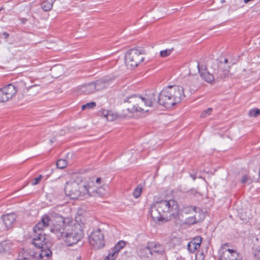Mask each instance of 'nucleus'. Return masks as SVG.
Here are the masks:
<instances>
[{
	"instance_id": "nucleus-3",
	"label": "nucleus",
	"mask_w": 260,
	"mask_h": 260,
	"mask_svg": "<svg viewBox=\"0 0 260 260\" xmlns=\"http://www.w3.org/2000/svg\"><path fill=\"white\" fill-rule=\"evenodd\" d=\"M185 97L184 88L178 85H169L164 88L158 94V104L167 108L180 103Z\"/></svg>"
},
{
	"instance_id": "nucleus-28",
	"label": "nucleus",
	"mask_w": 260,
	"mask_h": 260,
	"mask_svg": "<svg viewBox=\"0 0 260 260\" xmlns=\"http://www.w3.org/2000/svg\"><path fill=\"white\" fill-rule=\"evenodd\" d=\"M223 252L227 253V254H229V255H231L232 256H235L236 257H237L238 258L237 260H240V255L238 253H237V251H235V250L228 249H226L225 251H224ZM234 260H236V258L234 259Z\"/></svg>"
},
{
	"instance_id": "nucleus-34",
	"label": "nucleus",
	"mask_w": 260,
	"mask_h": 260,
	"mask_svg": "<svg viewBox=\"0 0 260 260\" xmlns=\"http://www.w3.org/2000/svg\"><path fill=\"white\" fill-rule=\"evenodd\" d=\"M173 50V49L172 48L171 49H166V50H161L160 52V55L161 57H167L171 54Z\"/></svg>"
},
{
	"instance_id": "nucleus-37",
	"label": "nucleus",
	"mask_w": 260,
	"mask_h": 260,
	"mask_svg": "<svg viewBox=\"0 0 260 260\" xmlns=\"http://www.w3.org/2000/svg\"><path fill=\"white\" fill-rule=\"evenodd\" d=\"M212 111V109L211 108H208V109L204 110L201 115V117L202 118H205L206 117L207 115H210Z\"/></svg>"
},
{
	"instance_id": "nucleus-51",
	"label": "nucleus",
	"mask_w": 260,
	"mask_h": 260,
	"mask_svg": "<svg viewBox=\"0 0 260 260\" xmlns=\"http://www.w3.org/2000/svg\"><path fill=\"white\" fill-rule=\"evenodd\" d=\"M215 3H215V1H213V2L212 3V5H214V4H215Z\"/></svg>"
},
{
	"instance_id": "nucleus-12",
	"label": "nucleus",
	"mask_w": 260,
	"mask_h": 260,
	"mask_svg": "<svg viewBox=\"0 0 260 260\" xmlns=\"http://www.w3.org/2000/svg\"><path fill=\"white\" fill-rule=\"evenodd\" d=\"M14 96V89L9 84L0 88V103L7 102Z\"/></svg>"
},
{
	"instance_id": "nucleus-55",
	"label": "nucleus",
	"mask_w": 260,
	"mask_h": 260,
	"mask_svg": "<svg viewBox=\"0 0 260 260\" xmlns=\"http://www.w3.org/2000/svg\"><path fill=\"white\" fill-rule=\"evenodd\" d=\"M3 7H2V8L0 9V11H1V10H3Z\"/></svg>"
},
{
	"instance_id": "nucleus-35",
	"label": "nucleus",
	"mask_w": 260,
	"mask_h": 260,
	"mask_svg": "<svg viewBox=\"0 0 260 260\" xmlns=\"http://www.w3.org/2000/svg\"><path fill=\"white\" fill-rule=\"evenodd\" d=\"M62 67L60 66H54L51 69V71L52 72V73L54 74L55 72H56V71H58V70H60V72L59 74H57V75H54V76H55L56 77H57L58 76H60L61 75V74L62 73Z\"/></svg>"
},
{
	"instance_id": "nucleus-44",
	"label": "nucleus",
	"mask_w": 260,
	"mask_h": 260,
	"mask_svg": "<svg viewBox=\"0 0 260 260\" xmlns=\"http://www.w3.org/2000/svg\"><path fill=\"white\" fill-rule=\"evenodd\" d=\"M190 176L193 180H195L196 179V175L195 174H190Z\"/></svg>"
},
{
	"instance_id": "nucleus-15",
	"label": "nucleus",
	"mask_w": 260,
	"mask_h": 260,
	"mask_svg": "<svg viewBox=\"0 0 260 260\" xmlns=\"http://www.w3.org/2000/svg\"><path fill=\"white\" fill-rule=\"evenodd\" d=\"M138 255L143 260H150L154 257L149 244L147 246L139 248L138 250Z\"/></svg>"
},
{
	"instance_id": "nucleus-17",
	"label": "nucleus",
	"mask_w": 260,
	"mask_h": 260,
	"mask_svg": "<svg viewBox=\"0 0 260 260\" xmlns=\"http://www.w3.org/2000/svg\"><path fill=\"white\" fill-rule=\"evenodd\" d=\"M13 88L14 90V95L17 92H21L22 94L25 92V89L26 88V83L22 80L16 81L13 83L9 84Z\"/></svg>"
},
{
	"instance_id": "nucleus-30",
	"label": "nucleus",
	"mask_w": 260,
	"mask_h": 260,
	"mask_svg": "<svg viewBox=\"0 0 260 260\" xmlns=\"http://www.w3.org/2000/svg\"><path fill=\"white\" fill-rule=\"evenodd\" d=\"M96 105V104L95 102H89V103H87L84 105H83L82 106H81V109L82 110H84L85 109H93L95 107Z\"/></svg>"
},
{
	"instance_id": "nucleus-33",
	"label": "nucleus",
	"mask_w": 260,
	"mask_h": 260,
	"mask_svg": "<svg viewBox=\"0 0 260 260\" xmlns=\"http://www.w3.org/2000/svg\"><path fill=\"white\" fill-rule=\"evenodd\" d=\"M142 187L141 185H138L137 187L135 189L134 192H133V196L134 197L137 199L138 198L142 192Z\"/></svg>"
},
{
	"instance_id": "nucleus-24",
	"label": "nucleus",
	"mask_w": 260,
	"mask_h": 260,
	"mask_svg": "<svg viewBox=\"0 0 260 260\" xmlns=\"http://www.w3.org/2000/svg\"><path fill=\"white\" fill-rule=\"evenodd\" d=\"M199 241V242H190L188 243L187 249L190 252L193 253L199 248L202 242L201 238Z\"/></svg>"
},
{
	"instance_id": "nucleus-49",
	"label": "nucleus",
	"mask_w": 260,
	"mask_h": 260,
	"mask_svg": "<svg viewBox=\"0 0 260 260\" xmlns=\"http://www.w3.org/2000/svg\"><path fill=\"white\" fill-rule=\"evenodd\" d=\"M229 246V244L225 243V244H223L222 246V248H224V246Z\"/></svg>"
},
{
	"instance_id": "nucleus-11",
	"label": "nucleus",
	"mask_w": 260,
	"mask_h": 260,
	"mask_svg": "<svg viewBox=\"0 0 260 260\" xmlns=\"http://www.w3.org/2000/svg\"><path fill=\"white\" fill-rule=\"evenodd\" d=\"M197 67L200 77L203 80L208 83H212L214 81L216 75L213 73V70L210 72L206 66H200L199 63Z\"/></svg>"
},
{
	"instance_id": "nucleus-41",
	"label": "nucleus",
	"mask_w": 260,
	"mask_h": 260,
	"mask_svg": "<svg viewBox=\"0 0 260 260\" xmlns=\"http://www.w3.org/2000/svg\"><path fill=\"white\" fill-rule=\"evenodd\" d=\"M216 2H217V3H218L219 5L217 6H214L213 8H212L211 9V10H216L219 9L220 7H222L223 3H224L225 1H216Z\"/></svg>"
},
{
	"instance_id": "nucleus-42",
	"label": "nucleus",
	"mask_w": 260,
	"mask_h": 260,
	"mask_svg": "<svg viewBox=\"0 0 260 260\" xmlns=\"http://www.w3.org/2000/svg\"><path fill=\"white\" fill-rule=\"evenodd\" d=\"M241 182L242 183H250V179L246 175H245L243 176L242 179H241Z\"/></svg>"
},
{
	"instance_id": "nucleus-27",
	"label": "nucleus",
	"mask_w": 260,
	"mask_h": 260,
	"mask_svg": "<svg viewBox=\"0 0 260 260\" xmlns=\"http://www.w3.org/2000/svg\"><path fill=\"white\" fill-rule=\"evenodd\" d=\"M67 165L68 163L67 160L64 159H59L57 161L56 163V167L60 169L65 168Z\"/></svg>"
},
{
	"instance_id": "nucleus-20",
	"label": "nucleus",
	"mask_w": 260,
	"mask_h": 260,
	"mask_svg": "<svg viewBox=\"0 0 260 260\" xmlns=\"http://www.w3.org/2000/svg\"><path fill=\"white\" fill-rule=\"evenodd\" d=\"M151 248V250L153 257L156 256L158 254H161L164 250L162 246L160 244H157L154 243H148Z\"/></svg>"
},
{
	"instance_id": "nucleus-43",
	"label": "nucleus",
	"mask_w": 260,
	"mask_h": 260,
	"mask_svg": "<svg viewBox=\"0 0 260 260\" xmlns=\"http://www.w3.org/2000/svg\"><path fill=\"white\" fill-rule=\"evenodd\" d=\"M3 35L4 36L5 39H7L9 37V34L7 33V32H4L3 33Z\"/></svg>"
},
{
	"instance_id": "nucleus-2",
	"label": "nucleus",
	"mask_w": 260,
	"mask_h": 260,
	"mask_svg": "<svg viewBox=\"0 0 260 260\" xmlns=\"http://www.w3.org/2000/svg\"><path fill=\"white\" fill-rule=\"evenodd\" d=\"M102 189V187H100L91 192L86 183L78 178L76 180H71L66 182L64 192L66 196L72 199H82L83 198L93 196L94 193L102 196L104 194L101 190Z\"/></svg>"
},
{
	"instance_id": "nucleus-13",
	"label": "nucleus",
	"mask_w": 260,
	"mask_h": 260,
	"mask_svg": "<svg viewBox=\"0 0 260 260\" xmlns=\"http://www.w3.org/2000/svg\"><path fill=\"white\" fill-rule=\"evenodd\" d=\"M143 98L145 107H154L158 104V94L155 92L145 94Z\"/></svg>"
},
{
	"instance_id": "nucleus-40",
	"label": "nucleus",
	"mask_w": 260,
	"mask_h": 260,
	"mask_svg": "<svg viewBox=\"0 0 260 260\" xmlns=\"http://www.w3.org/2000/svg\"><path fill=\"white\" fill-rule=\"evenodd\" d=\"M254 260H260V249H256L254 251Z\"/></svg>"
},
{
	"instance_id": "nucleus-4",
	"label": "nucleus",
	"mask_w": 260,
	"mask_h": 260,
	"mask_svg": "<svg viewBox=\"0 0 260 260\" xmlns=\"http://www.w3.org/2000/svg\"><path fill=\"white\" fill-rule=\"evenodd\" d=\"M51 223L52 220L50 216L47 214H44L42 216L41 221L33 229L34 235L31 243L41 250L48 249L45 246V234L43 233V231Z\"/></svg>"
},
{
	"instance_id": "nucleus-26",
	"label": "nucleus",
	"mask_w": 260,
	"mask_h": 260,
	"mask_svg": "<svg viewBox=\"0 0 260 260\" xmlns=\"http://www.w3.org/2000/svg\"><path fill=\"white\" fill-rule=\"evenodd\" d=\"M125 245V242L124 241H119L112 249L115 250L117 253L118 254L120 250L123 248Z\"/></svg>"
},
{
	"instance_id": "nucleus-7",
	"label": "nucleus",
	"mask_w": 260,
	"mask_h": 260,
	"mask_svg": "<svg viewBox=\"0 0 260 260\" xmlns=\"http://www.w3.org/2000/svg\"><path fill=\"white\" fill-rule=\"evenodd\" d=\"M145 51L143 49L133 48L127 51L125 54V62L129 68L137 67L139 63L143 61V55Z\"/></svg>"
},
{
	"instance_id": "nucleus-19",
	"label": "nucleus",
	"mask_w": 260,
	"mask_h": 260,
	"mask_svg": "<svg viewBox=\"0 0 260 260\" xmlns=\"http://www.w3.org/2000/svg\"><path fill=\"white\" fill-rule=\"evenodd\" d=\"M80 92L84 94H90L95 91L93 82L89 83L82 85L80 88Z\"/></svg>"
},
{
	"instance_id": "nucleus-14",
	"label": "nucleus",
	"mask_w": 260,
	"mask_h": 260,
	"mask_svg": "<svg viewBox=\"0 0 260 260\" xmlns=\"http://www.w3.org/2000/svg\"><path fill=\"white\" fill-rule=\"evenodd\" d=\"M51 220H52L51 219ZM51 224L52 226L50 228V232L55 234L58 239H62L66 231V229L68 228V226H66L64 227V224L63 222H62L61 224H55L53 223V221H52V223Z\"/></svg>"
},
{
	"instance_id": "nucleus-10",
	"label": "nucleus",
	"mask_w": 260,
	"mask_h": 260,
	"mask_svg": "<svg viewBox=\"0 0 260 260\" xmlns=\"http://www.w3.org/2000/svg\"><path fill=\"white\" fill-rule=\"evenodd\" d=\"M23 260L32 259L34 260L42 259L44 257H46L44 260H47L52 255V252L50 249L42 250L39 253L35 252L34 250H26L23 253Z\"/></svg>"
},
{
	"instance_id": "nucleus-50",
	"label": "nucleus",
	"mask_w": 260,
	"mask_h": 260,
	"mask_svg": "<svg viewBox=\"0 0 260 260\" xmlns=\"http://www.w3.org/2000/svg\"><path fill=\"white\" fill-rule=\"evenodd\" d=\"M26 21V20L25 19H24L23 20H22V22L24 23Z\"/></svg>"
},
{
	"instance_id": "nucleus-9",
	"label": "nucleus",
	"mask_w": 260,
	"mask_h": 260,
	"mask_svg": "<svg viewBox=\"0 0 260 260\" xmlns=\"http://www.w3.org/2000/svg\"><path fill=\"white\" fill-rule=\"evenodd\" d=\"M90 245L94 249H100L105 245L104 236L100 229L93 231L89 236Z\"/></svg>"
},
{
	"instance_id": "nucleus-38",
	"label": "nucleus",
	"mask_w": 260,
	"mask_h": 260,
	"mask_svg": "<svg viewBox=\"0 0 260 260\" xmlns=\"http://www.w3.org/2000/svg\"><path fill=\"white\" fill-rule=\"evenodd\" d=\"M222 257H223L225 260H234V259H236L235 258H236V259L238 258L237 257H236L235 256H232L231 255H229V254H227V253H225V252L222 253ZM241 259H242V257L240 256V260H241Z\"/></svg>"
},
{
	"instance_id": "nucleus-53",
	"label": "nucleus",
	"mask_w": 260,
	"mask_h": 260,
	"mask_svg": "<svg viewBox=\"0 0 260 260\" xmlns=\"http://www.w3.org/2000/svg\"><path fill=\"white\" fill-rule=\"evenodd\" d=\"M80 258H81L80 257H77V259L78 260H80Z\"/></svg>"
},
{
	"instance_id": "nucleus-6",
	"label": "nucleus",
	"mask_w": 260,
	"mask_h": 260,
	"mask_svg": "<svg viewBox=\"0 0 260 260\" xmlns=\"http://www.w3.org/2000/svg\"><path fill=\"white\" fill-rule=\"evenodd\" d=\"M226 58L223 60L212 59L209 63L208 67L213 70V73L216 75L217 80H221L228 77L230 65Z\"/></svg>"
},
{
	"instance_id": "nucleus-48",
	"label": "nucleus",
	"mask_w": 260,
	"mask_h": 260,
	"mask_svg": "<svg viewBox=\"0 0 260 260\" xmlns=\"http://www.w3.org/2000/svg\"><path fill=\"white\" fill-rule=\"evenodd\" d=\"M218 260H225L223 257H222V254L221 255L220 257Z\"/></svg>"
},
{
	"instance_id": "nucleus-46",
	"label": "nucleus",
	"mask_w": 260,
	"mask_h": 260,
	"mask_svg": "<svg viewBox=\"0 0 260 260\" xmlns=\"http://www.w3.org/2000/svg\"><path fill=\"white\" fill-rule=\"evenodd\" d=\"M204 255H203V254L202 253H201V256L200 257H199V259L200 260H203L204 258Z\"/></svg>"
},
{
	"instance_id": "nucleus-47",
	"label": "nucleus",
	"mask_w": 260,
	"mask_h": 260,
	"mask_svg": "<svg viewBox=\"0 0 260 260\" xmlns=\"http://www.w3.org/2000/svg\"><path fill=\"white\" fill-rule=\"evenodd\" d=\"M36 86V85H33L29 86H28V88H26V89H27V90H28L29 88H32V87H34V86Z\"/></svg>"
},
{
	"instance_id": "nucleus-45",
	"label": "nucleus",
	"mask_w": 260,
	"mask_h": 260,
	"mask_svg": "<svg viewBox=\"0 0 260 260\" xmlns=\"http://www.w3.org/2000/svg\"><path fill=\"white\" fill-rule=\"evenodd\" d=\"M101 181V178H97L96 179V182L97 183H100Z\"/></svg>"
},
{
	"instance_id": "nucleus-29",
	"label": "nucleus",
	"mask_w": 260,
	"mask_h": 260,
	"mask_svg": "<svg viewBox=\"0 0 260 260\" xmlns=\"http://www.w3.org/2000/svg\"><path fill=\"white\" fill-rule=\"evenodd\" d=\"M200 220L197 218L196 216H193L191 217H189L186 219L185 221V223L188 224V225H192L194 224L197 223Z\"/></svg>"
},
{
	"instance_id": "nucleus-31",
	"label": "nucleus",
	"mask_w": 260,
	"mask_h": 260,
	"mask_svg": "<svg viewBox=\"0 0 260 260\" xmlns=\"http://www.w3.org/2000/svg\"><path fill=\"white\" fill-rule=\"evenodd\" d=\"M117 255L118 253L112 249L111 251L109 252V254L105 258L104 260H114L116 258Z\"/></svg>"
},
{
	"instance_id": "nucleus-32",
	"label": "nucleus",
	"mask_w": 260,
	"mask_h": 260,
	"mask_svg": "<svg viewBox=\"0 0 260 260\" xmlns=\"http://www.w3.org/2000/svg\"><path fill=\"white\" fill-rule=\"evenodd\" d=\"M248 115L250 117H256L260 115V109L257 108H253L251 109L248 113Z\"/></svg>"
},
{
	"instance_id": "nucleus-36",
	"label": "nucleus",
	"mask_w": 260,
	"mask_h": 260,
	"mask_svg": "<svg viewBox=\"0 0 260 260\" xmlns=\"http://www.w3.org/2000/svg\"><path fill=\"white\" fill-rule=\"evenodd\" d=\"M196 209H197V207L196 206H187L186 207H185L184 208V212L185 213H191V212H196Z\"/></svg>"
},
{
	"instance_id": "nucleus-5",
	"label": "nucleus",
	"mask_w": 260,
	"mask_h": 260,
	"mask_svg": "<svg viewBox=\"0 0 260 260\" xmlns=\"http://www.w3.org/2000/svg\"><path fill=\"white\" fill-rule=\"evenodd\" d=\"M84 236L83 230L81 226L78 224L77 225H68V228L62 239L68 246H71L80 241Z\"/></svg>"
},
{
	"instance_id": "nucleus-25",
	"label": "nucleus",
	"mask_w": 260,
	"mask_h": 260,
	"mask_svg": "<svg viewBox=\"0 0 260 260\" xmlns=\"http://www.w3.org/2000/svg\"><path fill=\"white\" fill-rule=\"evenodd\" d=\"M40 5L44 11H48L52 9L53 3L52 1H42Z\"/></svg>"
},
{
	"instance_id": "nucleus-8",
	"label": "nucleus",
	"mask_w": 260,
	"mask_h": 260,
	"mask_svg": "<svg viewBox=\"0 0 260 260\" xmlns=\"http://www.w3.org/2000/svg\"><path fill=\"white\" fill-rule=\"evenodd\" d=\"M124 102H128L132 104L131 107L127 108V110L131 113H144L148 111V110L145 109L144 108V106L145 105L143 96L133 94L126 98L124 100Z\"/></svg>"
},
{
	"instance_id": "nucleus-21",
	"label": "nucleus",
	"mask_w": 260,
	"mask_h": 260,
	"mask_svg": "<svg viewBox=\"0 0 260 260\" xmlns=\"http://www.w3.org/2000/svg\"><path fill=\"white\" fill-rule=\"evenodd\" d=\"M12 246L9 240L3 241L0 243V252L6 253L8 252Z\"/></svg>"
},
{
	"instance_id": "nucleus-52",
	"label": "nucleus",
	"mask_w": 260,
	"mask_h": 260,
	"mask_svg": "<svg viewBox=\"0 0 260 260\" xmlns=\"http://www.w3.org/2000/svg\"><path fill=\"white\" fill-rule=\"evenodd\" d=\"M200 239H199V240H200ZM199 242V239H196V241L195 242Z\"/></svg>"
},
{
	"instance_id": "nucleus-16",
	"label": "nucleus",
	"mask_w": 260,
	"mask_h": 260,
	"mask_svg": "<svg viewBox=\"0 0 260 260\" xmlns=\"http://www.w3.org/2000/svg\"><path fill=\"white\" fill-rule=\"evenodd\" d=\"M17 216L14 213H11L2 216L3 223L7 229L11 228L15 222Z\"/></svg>"
},
{
	"instance_id": "nucleus-23",
	"label": "nucleus",
	"mask_w": 260,
	"mask_h": 260,
	"mask_svg": "<svg viewBox=\"0 0 260 260\" xmlns=\"http://www.w3.org/2000/svg\"><path fill=\"white\" fill-rule=\"evenodd\" d=\"M93 83L94 85L95 86V91H98L104 89L106 88L108 85L107 81L106 80H98Z\"/></svg>"
},
{
	"instance_id": "nucleus-39",
	"label": "nucleus",
	"mask_w": 260,
	"mask_h": 260,
	"mask_svg": "<svg viewBox=\"0 0 260 260\" xmlns=\"http://www.w3.org/2000/svg\"><path fill=\"white\" fill-rule=\"evenodd\" d=\"M43 178V176L42 175H40L38 177H36L34 179V181L31 182V185H36L38 184L41 181V179Z\"/></svg>"
},
{
	"instance_id": "nucleus-22",
	"label": "nucleus",
	"mask_w": 260,
	"mask_h": 260,
	"mask_svg": "<svg viewBox=\"0 0 260 260\" xmlns=\"http://www.w3.org/2000/svg\"><path fill=\"white\" fill-rule=\"evenodd\" d=\"M200 82L199 81V79L196 77H194L191 79L188 83V85L189 86L190 90L193 91L197 90L198 88L200 86Z\"/></svg>"
},
{
	"instance_id": "nucleus-1",
	"label": "nucleus",
	"mask_w": 260,
	"mask_h": 260,
	"mask_svg": "<svg viewBox=\"0 0 260 260\" xmlns=\"http://www.w3.org/2000/svg\"><path fill=\"white\" fill-rule=\"evenodd\" d=\"M149 212L154 221L168 222L179 217V206L174 200H161L152 205Z\"/></svg>"
},
{
	"instance_id": "nucleus-54",
	"label": "nucleus",
	"mask_w": 260,
	"mask_h": 260,
	"mask_svg": "<svg viewBox=\"0 0 260 260\" xmlns=\"http://www.w3.org/2000/svg\"><path fill=\"white\" fill-rule=\"evenodd\" d=\"M249 1H244L245 3H247Z\"/></svg>"
},
{
	"instance_id": "nucleus-18",
	"label": "nucleus",
	"mask_w": 260,
	"mask_h": 260,
	"mask_svg": "<svg viewBox=\"0 0 260 260\" xmlns=\"http://www.w3.org/2000/svg\"><path fill=\"white\" fill-rule=\"evenodd\" d=\"M97 115L98 116L103 117L106 118L107 120L110 121H112L115 120L117 115L112 112V111H109L106 110L102 109L99 110L97 112Z\"/></svg>"
}]
</instances>
